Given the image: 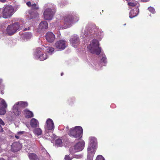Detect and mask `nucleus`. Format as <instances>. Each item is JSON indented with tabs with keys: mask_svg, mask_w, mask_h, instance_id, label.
Masks as SVG:
<instances>
[{
	"mask_svg": "<svg viewBox=\"0 0 160 160\" xmlns=\"http://www.w3.org/2000/svg\"><path fill=\"white\" fill-rule=\"evenodd\" d=\"M67 46V42L65 39L59 40L57 41L54 44L55 47L59 51L64 50Z\"/></svg>",
	"mask_w": 160,
	"mask_h": 160,
	"instance_id": "obj_9",
	"label": "nucleus"
},
{
	"mask_svg": "<svg viewBox=\"0 0 160 160\" xmlns=\"http://www.w3.org/2000/svg\"><path fill=\"white\" fill-rule=\"evenodd\" d=\"M17 104L18 108H24L27 107L28 105V103L27 102L20 101L17 102L15 103Z\"/></svg>",
	"mask_w": 160,
	"mask_h": 160,
	"instance_id": "obj_23",
	"label": "nucleus"
},
{
	"mask_svg": "<svg viewBox=\"0 0 160 160\" xmlns=\"http://www.w3.org/2000/svg\"><path fill=\"white\" fill-rule=\"evenodd\" d=\"M141 0L142 2H148V1H149V0Z\"/></svg>",
	"mask_w": 160,
	"mask_h": 160,
	"instance_id": "obj_43",
	"label": "nucleus"
},
{
	"mask_svg": "<svg viewBox=\"0 0 160 160\" xmlns=\"http://www.w3.org/2000/svg\"><path fill=\"white\" fill-rule=\"evenodd\" d=\"M27 5L29 7H31L32 5L30 2H28L27 3Z\"/></svg>",
	"mask_w": 160,
	"mask_h": 160,
	"instance_id": "obj_40",
	"label": "nucleus"
},
{
	"mask_svg": "<svg viewBox=\"0 0 160 160\" xmlns=\"http://www.w3.org/2000/svg\"><path fill=\"white\" fill-rule=\"evenodd\" d=\"M70 45L74 48H77L80 43L79 36L77 34H73L71 36L69 39Z\"/></svg>",
	"mask_w": 160,
	"mask_h": 160,
	"instance_id": "obj_11",
	"label": "nucleus"
},
{
	"mask_svg": "<svg viewBox=\"0 0 160 160\" xmlns=\"http://www.w3.org/2000/svg\"><path fill=\"white\" fill-rule=\"evenodd\" d=\"M101 62H102V65L104 66L105 65L106 63L107 62V58L105 55H103L102 58L101 59Z\"/></svg>",
	"mask_w": 160,
	"mask_h": 160,
	"instance_id": "obj_31",
	"label": "nucleus"
},
{
	"mask_svg": "<svg viewBox=\"0 0 160 160\" xmlns=\"http://www.w3.org/2000/svg\"><path fill=\"white\" fill-rule=\"evenodd\" d=\"M45 128L46 131L47 130H51V131H53L54 128V125L52 119L50 118L47 119L46 122Z\"/></svg>",
	"mask_w": 160,
	"mask_h": 160,
	"instance_id": "obj_14",
	"label": "nucleus"
},
{
	"mask_svg": "<svg viewBox=\"0 0 160 160\" xmlns=\"http://www.w3.org/2000/svg\"><path fill=\"white\" fill-rule=\"evenodd\" d=\"M2 17V8H0V18Z\"/></svg>",
	"mask_w": 160,
	"mask_h": 160,
	"instance_id": "obj_41",
	"label": "nucleus"
},
{
	"mask_svg": "<svg viewBox=\"0 0 160 160\" xmlns=\"http://www.w3.org/2000/svg\"><path fill=\"white\" fill-rule=\"evenodd\" d=\"M42 152H43L44 153L46 154V155L48 157L49 156V155L44 148L42 149Z\"/></svg>",
	"mask_w": 160,
	"mask_h": 160,
	"instance_id": "obj_36",
	"label": "nucleus"
},
{
	"mask_svg": "<svg viewBox=\"0 0 160 160\" xmlns=\"http://www.w3.org/2000/svg\"><path fill=\"white\" fill-rule=\"evenodd\" d=\"M85 143L81 141L77 143L74 146L70 149V152L73 153L82 151L84 148Z\"/></svg>",
	"mask_w": 160,
	"mask_h": 160,
	"instance_id": "obj_12",
	"label": "nucleus"
},
{
	"mask_svg": "<svg viewBox=\"0 0 160 160\" xmlns=\"http://www.w3.org/2000/svg\"><path fill=\"white\" fill-rule=\"evenodd\" d=\"M55 146L57 147H60L62 146V140L60 139H58L55 141Z\"/></svg>",
	"mask_w": 160,
	"mask_h": 160,
	"instance_id": "obj_28",
	"label": "nucleus"
},
{
	"mask_svg": "<svg viewBox=\"0 0 160 160\" xmlns=\"http://www.w3.org/2000/svg\"><path fill=\"white\" fill-rule=\"evenodd\" d=\"M48 28V24L47 22L45 21H42L39 25V29L42 31H44Z\"/></svg>",
	"mask_w": 160,
	"mask_h": 160,
	"instance_id": "obj_19",
	"label": "nucleus"
},
{
	"mask_svg": "<svg viewBox=\"0 0 160 160\" xmlns=\"http://www.w3.org/2000/svg\"><path fill=\"white\" fill-rule=\"evenodd\" d=\"M2 80L1 79H0V84H1L2 82Z\"/></svg>",
	"mask_w": 160,
	"mask_h": 160,
	"instance_id": "obj_46",
	"label": "nucleus"
},
{
	"mask_svg": "<svg viewBox=\"0 0 160 160\" xmlns=\"http://www.w3.org/2000/svg\"><path fill=\"white\" fill-rule=\"evenodd\" d=\"M66 128H67V129H68V127H66Z\"/></svg>",
	"mask_w": 160,
	"mask_h": 160,
	"instance_id": "obj_55",
	"label": "nucleus"
},
{
	"mask_svg": "<svg viewBox=\"0 0 160 160\" xmlns=\"http://www.w3.org/2000/svg\"><path fill=\"white\" fill-rule=\"evenodd\" d=\"M47 131H46V133L45 134L44 137H45L46 138L48 139H51L53 138L52 136V131L50 132H47Z\"/></svg>",
	"mask_w": 160,
	"mask_h": 160,
	"instance_id": "obj_27",
	"label": "nucleus"
},
{
	"mask_svg": "<svg viewBox=\"0 0 160 160\" xmlns=\"http://www.w3.org/2000/svg\"><path fill=\"white\" fill-rule=\"evenodd\" d=\"M11 151L15 152L19 151L21 148V144L18 142H14L11 146Z\"/></svg>",
	"mask_w": 160,
	"mask_h": 160,
	"instance_id": "obj_16",
	"label": "nucleus"
},
{
	"mask_svg": "<svg viewBox=\"0 0 160 160\" xmlns=\"http://www.w3.org/2000/svg\"><path fill=\"white\" fill-rule=\"evenodd\" d=\"M16 11L12 6L8 5L4 6L2 9V17L8 18L11 17Z\"/></svg>",
	"mask_w": 160,
	"mask_h": 160,
	"instance_id": "obj_7",
	"label": "nucleus"
},
{
	"mask_svg": "<svg viewBox=\"0 0 160 160\" xmlns=\"http://www.w3.org/2000/svg\"><path fill=\"white\" fill-rule=\"evenodd\" d=\"M45 37L47 41L51 43L53 42L55 38V35L51 32H48L46 33Z\"/></svg>",
	"mask_w": 160,
	"mask_h": 160,
	"instance_id": "obj_15",
	"label": "nucleus"
},
{
	"mask_svg": "<svg viewBox=\"0 0 160 160\" xmlns=\"http://www.w3.org/2000/svg\"><path fill=\"white\" fill-rule=\"evenodd\" d=\"M4 122L1 118H0V127H1V125H4Z\"/></svg>",
	"mask_w": 160,
	"mask_h": 160,
	"instance_id": "obj_38",
	"label": "nucleus"
},
{
	"mask_svg": "<svg viewBox=\"0 0 160 160\" xmlns=\"http://www.w3.org/2000/svg\"><path fill=\"white\" fill-rule=\"evenodd\" d=\"M82 132V128L80 126H76L74 128H72L68 132L69 136L76 138L81 137Z\"/></svg>",
	"mask_w": 160,
	"mask_h": 160,
	"instance_id": "obj_8",
	"label": "nucleus"
},
{
	"mask_svg": "<svg viewBox=\"0 0 160 160\" xmlns=\"http://www.w3.org/2000/svg\"><path fill=\"white\" fill-rule=\"evenodd\" d=\"M30 28L29 27H28V30H29L30 29Z\"/></svg>",
	"mask_w": 160,
	"mask_h": 160,
	"instance_id": "obj_52",
	"label": "nucleus"
},
{
	"mask_svg": "<svg viewBox=\"0 0 160 160\" xmlns=\"http://www.w3.org/2000/svg\"><path fill=\"white\" fill-rule=\"evenodd\" d=\"M33 133L37 136H39L42 133V131L40 128H35L33 131Z\"/></svg>",
	"mask_w": 160,
	"mask_h": 160,
	"instance_id": "obj_25",
	"label": "nucleus"
},
{
	"mask_svg": "<svg viewBox=\"0 0 160 160\" xmlns=\"http://www.w3.org/2000/svg\"><path fill=\"white\" fill-rule=\"evenodd\" d=\"M65 160H71L72 158L69 155H66L64 158Z\"/></svg>",
	"mask_w": 160,
	"mask_h": 160,
	"instance_id": "obj_37",
	"label": "nucleus"
},
{
	"mask_svg": "<svg viewBox=\"0 0 160 160\" xmlns=\"http://www.w3.org/2000/svg\"><path fill=\"white\" fill-rule=\"evenodd\" d=\"M8 105L6 101L2 98H0V115H4L6 112V109Z\"/></svg>",
	"mask_w": 160,
	"mask_h": 160,
	"instance_id": "obj_13",
	"label": "nucleus"
},
{
	"mask_svg": "<svg viewBox=\"0 0 160 160\" xmlns=\"http://www.w3.org/2000/svg\"><path fill=\"white\" fill-rule=\"evenodd\" d=\"M138 2H129L128 3V4L129 6L133 7L136 6H137V7H138Z\"/></svg>",
	"mask_w": 160,
	"mask_h": 160,
	"instance_id": "obj_32",
	"label": "nucleus"
},
{
	"mask_svg": "<svg viewBox=\"0 0 160 160\" xmlns=\"http://www.w3.org/2000/svg\"><path fill=\"white\" fill-rule=\"evenodd\" d=\"M81 157V156L80 155H77L75 157V158H79Z\"/></svg>",
	"mask_w": 160,
	"mask_h": 160,
	"instance_id": "obj_42",
	"label": "nucleus"
},
{
	"mask_svg": "<svg viewBox=\"0 0 160 160\" xmlns=\"http://www.w3.org/2000/svg\"><path fill=\"white\" fill-rule=\"evenodd\" d=\"M12 112L13 115L16 116H19L21 114V110L18 108L17 104H15L13 107Z\"/></svg>",
	"mask_w": 160,
	"mask_h": 160,
	"instance_id": "obj_18",
	"label": "nucleus"
},
{
	"mask_svg": "<svg viewBox=\"0 0 160 160\" xmlns=\"http://www.w3.org/2000/svg\"><path fill=\"white\" fill-rule=\"evenodd\" d=\"M88 51L92 53L98 55L100 53L101 49L99 47L98 41L96 39L92 40L87 46Z\"/></svg>",
	"mask_w": 160,
	"mask_h": 160,
	"instance_id": "obj_4",
	"label": "nucleus"
},
{
	"mask_svg": "<svg viewBox=\"0 0 160 160\" xmlns=\"http://www.w3.org/2000/svg\"><path fill=\"white\" fill-rule=\"evenodd\" d=\"M6 0H0V2H6Z\"/></svg>",
	"mask_w": 160,
	"mask_h": 160,
	"instance_id": "obj_44",
	"label": "nucleus"
},
{
	"mask_svg": "<svg viewBox=\"0 0 160 160\" xmlns=\"http://www.w3.org/2000/svg\"><path fill=\"white\" fill-rule=\"evenodd\" d=\"M43 49L41 48H38L35 50L33 53V58L35 59H36L38 58H39L41 59H42V58L39 57V56H40V54L42 53L43 51Z\"/></svg>",
	"mask_w": 160,
	"mask_h": 160,
	"instance_id": "obj_17",
	"label": "nucleus"
},
{
	"mask_svg": "<svg viewBox=\"0 0 160 160\" xmlns=\"http://www.w3.org/2000/svg\"><path fill=\"white\" fill-rule=\"evenodd\" d=\"M29 137H31V138L32 137V135L31 134H29Z\"/></svg>",
	"mask_w": 160,
	"mask_h": 160,
	"instance_id": "obj_48",
	"label": "nucleus"
},
{
	"mask_svg": "<svg viewBox=\"0 0 160 160\" xmlns=\"http://www.w3.org/2000/svg\"><path fill=\"white\" fill-rule=\"evenodd\" d=\"M55 12V6L51 4H48L47 8L45 10L43 13L44 18L46 20H52Z\"/></svg>",
	"mask_w": 160,
	"mask_h": 160,
	"instance_id": "obj_5",
	"label": "nucleus"
},
{
	"mask_svg": "<svg viewBox=\"0 0 160 160\" xmlns=\"http://www.w3.org/2000/svg\"><path fill=\"white\" fill-rule=\"evenodd\" d=\"M47 52L50 55H52L54 52V48L52 47H49L47 49Z\"/></svg>",
	"mask_w": 160,
	"mask_h": 160,
	"instance_id": "obj_30",
	"label": "nucleus"
},
{
	"mask_svg": "<svg viewBox=\"0 0 160 160\" xmlns=\"http://www.w3.org/2000/svg\"><path fill=\"white\" fill-rule=\"evenodd\" d=\"M32 34L31 32H25L24 35V38L27 40H29L32 37Z\"/></svg>",
	"mask_w": 160,
	"mask_h": 160,
	"instance_id": "obj_29",
	"label": "nucleus"
},
{
	"mask_svg": "<svg viewBox=\"0 0 160 160\" xmlns=\"http://www.w3.org/2000/svg\"><path fill=\"white\" fill-rule=\"evenodd\" d=\"M31 9L30 10L27 12L26 13L28 18L29 19H31L34 18L37 14V10L38 8V6L36 4H33L31 6Z\"/></svg>",
	"mask_w": 160,
	"mask_h": 160,
	"instance_id": "obj_10",
	"label": "nucleus"
},
{
	"mask_svg": "<svg viewBox=\"0 0 160 160\" xmlns=\"http://www.w3.org/2000/svg\"><path fill=\"white\" fill-rule=\"evenodd\" d=\"M1 152V147H0V152Z\"/></svg>",
	"mask_w": 160,
	"mask_h": 160,
	"instance_id": "obj_53",
	"label": "nucleus"
},
{
	"mask_svg": "<svg viewBox=\"0 0 160 160\" xmlns=\"http://www.w3.org/2000/svg\"><path fill=\"white\" fill-rule=\"evenodd\" d=\"M96 160H105V159L102 155H98L97 156Z\"/></svg>",
	"mask_w": 160,
	"mask_h": 160,
	"instance_id": "obj_34",
	"label": "nucleus"
},
{
	"mask_svg": "<svg viewBox=\"0 0 160 160\" xmlns=\"http://www.w3.org/2000/svg\"><path fill=\"white\" fill-rule=\"evenodd\" d=\"M148 10L152 14H154L155 12V11L154 8L152 7H148Z\"/></svg>",
	"mask_w": 160,
	"mask_h": 160,
	"instance_id": "obj_33",
	"label": "nucleus"
},
{
	"mask_svg": "<svg viewBox=\"0 0 160 160\" xmlns=\"http://www.w3.org/2000/svg\"><path fill=\"white\" fill-rule=\"evenodd\" d=\"M1 93L2 94H3L4 93V92L3 91H2L1 92Z\"/></svg>",
	"mask_w": 160,
	"mask_h": 160,
	"instance_id": "obj_49",
	"label": "nucleus"
},
{
	"mask_svg": "<svg viewBox=\"0 0 160 160\" xmlns=\"http://www.w3.org/2000/svg\"><path fill=\"white\" fill-rule=\"evenodd\" d=\"M30 125L32 128H36L39 127V123L36 119L32 118L30 120Z\"/></svg>",
	"mask_w": 160,
	"mask_h": 160,
	"instance_id": "obj_20",
	"label": "nucleus"
},
{
	"mask_svg": "<svg viewBox=\"0 0 160 160\" xmlns=\"http://www.w3.org/2000/svg\"><path fill=\"white\" fill-rule=\"evenodd\" d=\"M22 137L21 136L18 135V134H17V133L16 134H15V137L17 138V139H18L20 138H21Z\"/></svg>",
	"mask_w": 160,
	"mask_h": 160,
	"instance_id": "obj_39",
	"label": "nucleus"
},
{
	"mask_svg": "<svg viewBox=\"0 0 160 160\" xmlns=\"http://www.w3.org/2000/svg\"><path fill=\"white\" fill-rule=\"evenodd\" d=\"M58 37H60V32H59L58 33Z\"/></svg>",
	"mask_w": 160,
	"mask_h": 160,
	"instance_id": "obj_45",
	"label": "nucleus"
},
{
	"mask_svg": "<svg viewBox=\"0 0 160 160\" xmlns=\"http://www.w3.org/2000/svg\"><path fill=\"white\" fill-rule=\"evenodd\" d=\"M89 140L90 143L88 148V160H92L97 145V140L94 137H90Z\"/></svg>",
	"mask_w": 160,
	"mask_h": 160,
	"instance_id": "obj_3",
	"label": "nucleus"
},
{
	"mask_svg": "<svg viewBox=\"0 0 160 160\" xmlns=\"http://www.w3.org/2000/svg\"><path fill=\"white\" fill-rule=\"evenodd\" d=\"M93 29L94 31L91 28L87 26L83 32L82 31L81 36L83 38L96 37L99 40H101L103 36V32L101 29L95 26H93Z\"/></svg>",
	"mask_w": 160,
	"mask_h": 160,
	"instance_id": "obj_1",
	"label": "nucleus"
},
{
	"mask_svg": "<svg viewBox=\"0 0 160 160\" xmlns=\"http://www.w3.org/2000/svg\"><path fill=\"white\" fill-rule=\"evenodd\" d=\"M28 156L30 160H39L34 153L29 152L28 153Z\"/></svg>",
	"mask_w": 160,
	"mask_h": 160,
	"instance_id": "obj_26",
	"label": "nucleus"
},
{
	"mask_svg": "<svg viewBox=\"0 0 160 160\" xmlns=\"http://www.w3.org/2000/svg\"><path fill=\"white\" fill-rule=\"evenodd\" d=\"M38 57H41V58H42V59H41V58H38L36 59H37L40 61L44 60L47 59L48 57V56L47 55V54L44 52L43 50L42 53L41 54V55L40 54V56H39Z\"/></svg>",
	"mask_w": 160,
	"mask_h": 160,
	"instance_id": "obj_24",
	"label": "nucleus"
},
{
	"mask_svg": "<svg viewBox=\"0 0 160 160\" xmlns=\"http://www.w3.org/2000/svg\"><path fill=\"white\" fill-rule=\"evenodd\" d=\"M63 73H61V76H62V75H63Z\"/></svg>",
	"mask_w": 160,
	"mask_h": 160,
	"instance_id": "obj_51",
	"label": "nucleus"
},
{
	"mask_svg": "<svg viewBox=\"0 0 160 160\" xmlns=\"http://www.w3.org/2000/svg\"><path fill=\"white\" fill-rule=\"evenodd\" d=\"M139 13V9L138 8H135L133 10H132L130 12L129 17L132 18L137 16Z\"/></svg>",
	"mask_w": 160,
	"mask_h": 160,
	"instance_id": "obj_21",
	"label": "nucleus"
},
{
	"mask_svg": "<svg viewBox=\"0 0 160 160\" xmlns=\"http://www.w3.org/2000/svg\"><path fill=\"white\" fill-rule=\"evenodd\" d=\"M27 30V29L26 28H25L24 29V31H26V30Z\"/></svg>",
	"mask_w": 160,
	"mask_h": 160,
	"instance_id": "obj_50",
	"label": "nucleus"
},
{
	"mask_svg": "<svg viewBox=\"0 0 160 160\" xmlns=\"http://www.w3.org/2000/svg\"><path fill=\"white\" fill-rule=\"evenodd\" d=\"M78 20L79 17L78 14L74 13H70L65 15L63 18L65 28L70 27Z\"/></svg>",
	"mask_w": 160,
	"mask_h": 160,
	"instance_id": "obj_2",
	"label": "nucleus"
},
{
	"mask_svg": "<svg viewBox=\"0 0 160 160\" xmlns=\"http://www.w3.org/2000/svg\"><path fill=\"white\" fill-rule=\"evenodd\" d=\"M25 117L27 118H29L33 117V114L32 112L26 109L24 111Z\"/></svg>",
	"mask_w": 160,
	"mask_h": 160,
	"instance_id": "obj_22",
	"label": "nucleus"
},
{
	"mask_svg": "<svg viewBox=\"0 0 160 160\" xmlns=\"http://www.w3.org/2000/svg\"><path fill=\"white\" fill-rule=\"evenodd\" d=\"M26 133V132L24 131H20L18 132L17 133L18 135L22 136V135H24Z\"/></svg>",
	"mask_w": 160,
	"mask_h": 160,
	"instance_id": "obj_35",
	"label": "nucleus"
},
{
	"mask_svg": "<svg viewBox=\"0 0 160 160\" xmlns=\"http://www.w3.org/2000/svg\"><path fill=\"white\" fill-rule=\"evenodd\" d=\"M2 142L1 139V138H0V142Z\"/></svg>",
	"mask_w": 160,
	"mask_h": 160,
	"instance_id": "obj_54",
	"label": "nucleus"
},
{
	"mask_svg": "<svg viewBox=\"0 0 160 160\" xmlns=\"http://www.w3.org/2000/svg\"><path fill=\"white\" fill-rule=\"evenodd\" d=\"M20 28L19 24L18 22H15L8 25L6 29V31L3 32V33L9 36L13 35Z\"/></svg>",
	"mask_w": 160,
	"mask_h": 160,
	"instance_id": "obj_6",
	"label": "nucleus"
},
{
	"mask_svg": "<svg viewBox=\"0 0 160 160\" xmlns=\"http://www.w3.org/2000/svg\"><path fill=\"white\" fill-rule=\"evenodd\" d=\"M0 131L1 132H3V129L2 128H1V129L0 130Z\"/></svg>",
	"mask_w": 160,
	"mask_h": 160,
	"instance_id": "obj_47",
	"label": "nucleus"
}]
</instances>
